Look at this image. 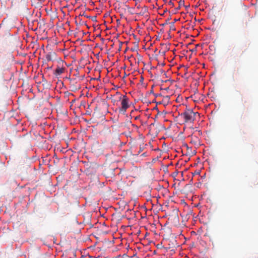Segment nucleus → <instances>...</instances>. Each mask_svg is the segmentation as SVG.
<instances>
[{"label": "nucleus", "mask_w": 258, "mask_h": 258, "mask_svg": "<svg viewBox=\"0 0 258 258\" xmlns=\"http://www.w3.org/2000/svg\"><path fill=\"white\" fill-rule=\"evenodd\" d=\"M121 108L124 110L126 111L127 108L128 107V101L126 99H123L121 101Z\"/></svg>", "instance_id": "f257e3e1"}, {"label": "nucleus", "mask_w": 258, "mask_h": 258, "mask_svg": "<svg viewBox=\"0 0 258 258\" xmlns=\"http://www.w3.org/2000/svg\"><path fill=\"white\" fill-rule=\"evenodd\" d=\"M65 68L64 67H57L55 71V74L60 75L64 72Z\"/></svg>", "instance_id": "f03ea898"}, {"label": "nucleus", "mask_w": 258, "mask_h": 258, "mask_svg": "<svg viewBox=\"0 0 258 258\" xmlns=\"http://www.w3.org/2000/svg\"><path fill=\"white\" fill-rule=\"evenodd\" d=\"M183 116L185 121H188L191 118V115L187 112L184 113Z\"/></svg>", "instance_id": "7ed1b4c3"}]
</instances>
